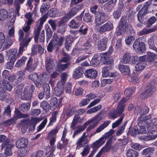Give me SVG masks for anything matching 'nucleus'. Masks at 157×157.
<instances>
[{"instance_id": "nucleus-28", "label": "nucleus", "mask_w": 157, "mask_h": 157, "mask_svg": "<svg viewBox=\"0 0 157 157\" xmlns=\"http://www.w3.org/2000/svg\"><path fill=\"white\" fill-rule=\"evenodd\" d=\"M38 118L32 117L30 121V126L29 128V131H33L35 129L36 124L40 121Z\"/></svg>"}, {"instance_id": "nucleus-20", "label": "nucleus", "mask_w": 157, "mask_h": 157, "mask_svg": "<svg viewBox=\"0 0 157 157\" xmlns=\"http://www.w3.org/2000/svg\"><path fill=\"white\" fill-rule=\"evenodd\" d=\"M23 86V84H21L15 88L14 94L15 97L17 99L20 97H22V93Z\"/></svg>"}, {"instance_id": "nucleus-57", "label": "nucleus", "mask_w": 157, "mask_h": 157, "mask_svg": "<svg viewBox=\"0 0 157 157\" xmlns=\"http://www.w3.org/2000/svg\"><path fill=\"white\" fill-rule=\"evenodd\" d=\"M135 37L133 36H127L125 38L126 43L128 45H130L133 42Z\"/></svg>"}, {"instance_id": "nucleus-52", "label": "nucleus", "mask_w": 157, "mask_h": 157, "mask_svg": "<svg viewBox=\"0 0 157 157\" xmlns=\"http://www.w3.org/2000/svg\"><path fill=\"white\" fill-rule=\"evenodd\" d=\"M15 113L16 117L19 118H25L27 117V115L21 113L18 109H15Z\"/></svg>"}, {"instance_id": "nucleus-1", "label": "nucleus", "mask_w": 157, "mask_h": 157, "mask_svg": "<svg viewBox=\"0 0 157 157\" xmlns=\"http://www.w3.org/2000/svg\"><path fill=\"white\" fill-rule=\"evenodd\" d=\"M64 40V36H58L56 33H54L52 39L47 46L48 52H52L54 50L55 54H57L59 52V47L63 45Z\"/></svg>"}, {"instance_id": "nucleus-63", "label": "nucleus", "mask_w": 157, "mask_h": 157, "mask_svg": "<svg viewBox=\"0 0 157 157\" xmlns=\"http://www.w3.org/2000/svg\"><path fill=\"white\" fill-rule=\"evenodd\" d=\"M63 53V57L62 58V62H67L69 61L70 59L71 58L69 55L65 53L63 50L62 51Z\"/></svg>"}, {"instance_id": "nucleus-43", "label": "nucleus", "mask_w": 157, "mask_h": 157, "mask_svg": "<svg viewBox=\"0 0 157 157\" xmlns=\"http://www.w3.org/2000/svg\"><path fill=\"white\" fill-rule=\"evenodd\" d=\"M27 59V58L26 57L23 56L20 59L17 61L15 64V67L17 68L21 67L25 64V62Z\"/></svg>"}, {"instance_id": "nucleus-10", "label": "nucleus", "mask_w": 157, "mask_h": 157, "mask_svg": "<svg viewBox=\"0 0 157 157\" xmlns=\"http://www.w3.org/2000/svg\"><path fill=\"white\" fill-rule=\"evenodd\" d=\"M37 65V63L35 61L32 57H30L27 62L25 70L30 72H32L35 70Z\"/></svg>"}, {"instance_id": "nucleus-3", "label": "nucleus", "mask_w": 157, "mask_h": 157, "mask_svg": "<svg viewBox=\"0 0 157 157\" xmlns=\"http://www.w3.org/2000/svg\"><path fill=\"white\" fill-rule=\"evenodd\" d=\"M149 5L148 2H146L137 14L138 20L142 23H144L146 21L148 17L147 10Z\"/></svg>"}, {"instance_id": "nucleus-24", "label": "nucleus", "mask_w": 157, "mask_h": 157, "mask_svg": "<svg viewBox=\"0 0 157 157\" xmlns=\"http://www.w3.org/2000/svg\"><path fill=\"white\" fill-rule=\"evenodd\" d=\"M119 69L122 74L124 75L128 76V78H131L129 76L130 69L129 67L127 65H120L119 66Z\"/></svg>"}, {"instance_id": "nucleus-48", "label": "nucleus", "mask_w": 157, "mask_h": 157, "mask_svg": "<svg viewBox=\"0 0 157 157\" xmlns=\"http://www.w3.org/2000/svg\"><path fill=\"white\" fill-rule=\"evenodd\" d=\"M126 31L125 26L119 25L116 33L117 35L119 36L124 33Z\"/></svg>"}, {"instance_id": "nucleus-45", "label": "nucleus", "mask_w": 157, "mask_h": 157, "mask_svg": "<svg viewBox=\"0 0 157 157\" xmlns=\"http://www.w3.org/2000/svg\"><path fill=\"white\" fill-rule=\"evenodd\" d=\"M111 144L110 140L108 141L105 145L100 151L102 153L103 152H108L110 150L111 148Z\"/></svg>"}, {"instance_id": "nucleus-50", "label": "nucleus", "mask_w": 157, "mask_h": 157, "mask_svg": "<svg viewBox=\"0 0 157 157\" xmlns=\"http://www.w3.org/2000/svg\"><path fill=\"white\" fill-rule=\"evenodd\" d=\"M25 0H15L14 2V4L16 7V11L17 13H18L20 9V4H22Z\"/></svg>"}, {"instance_id": "nucleus-31", "label": "nucleus", "mask_w": 157, "mask_h": 157, "mask_svg": "<svg viewBox=\"0 0 157 157\" xmlns=\"http://www.w3.org/2000/svg\"><path fill=\"white\" fill-rule=\"evenodd\" d=\"M146 61L149 62H152L157 58V55L153 53L148 52L146 55Z\"/></svg>"}, {"instance_id": "nucleus-36", "label": "nucleus", "mask_w": 157, "mask_h": 157, "mask_svg": "<svg viewBox=\"0 0 157 157\" xmlns=\"http://www.w3.org/2000/svg\"><path fill=\"white\" fill-rule=\"evenodd\" d=\"M132 56L129 52H126L123 56L122 61L125 63H130Z\"/></svg>"}, {"instance_id": "nucleus-54", "label": "nucleus", "mask_w": 157, "mask_h": 157, "mask_svg": "<svg viewBox=\"0 0 157 157\" xmlns=\"http://www.w3.org/2000/svg\"><path fill=\"white\" fill-rule=\"evenodd\" d=\"M154 150V149L153 147H149L147 148L142 152V154L143 155H146L147 154H150L152 153Z\"/></svg>"}, {"instance_id": "nucleus-21", "label": "nucleus", "mask_w": 157, "mask_h": 157, "mask_svg": "<svg viewBox=\"0 0 157 157\" xmlns=\"http://www.w3.org/2000/svg\"><path fill=\"white\" fill-rule=\"evenodd\" d=\"M0 143H2L1 149L2 150L7 144H10V139L4 135H0Z\"/></svg>"}, {"instance_id": "nucleus-16", "label": "nucleus", "mask_w": 157, "mask_h": 157, "mask_svg": "<svg viewBox=\"0 0 157 157\" xmlns=\"http://www.w3.org/2000/svg\"><path fill=\"white\" fill-rule=\"evenodd\" d=\"M84 121V118H81L78 114H76L74 116L72 121L71 124L70 128L72 130L75 129V127L78 124L82 123Z\"/></svg>"}, {"instance_id": "nucleus-12", "label": "nucleus", "mask_w": 157, "mask_h": 157, "mask_svg": "<svg viewBox=\"0 0 157 157\" xmlns=\"http://www.w3.org/2000/svg\"><path fill=\"white\" fill-rule=\"evenodd\" d=\"M55 60L49 57L47 58L45 61V68L48 73L50 72L54 68L55 66Z\"/></svg>"}, {"instance_id": "nucleus-58", "label": "nucleus", "mask_w": 157, "mask_h": 157, "mask_svg": "<svg viewBox=\"0 0 157 157\" xmlns=\"http://www.w3.org/2000/svg\"><path fill=\"white\" fill-rule=\"evenodd\" d=\"M93 40L92 38H90L88 39L86 42L84 44V46L87 49H90L92 46Z\"/></svg>"}, {"instance_id": "nucleus-32", "label": "nucleus", "mask_w": 157, "mask_h": 157, "mask_svg": "<svg viewBox=\"0 0 157 157\" xmlns=\"http://www.w3.org/2000/svg\"><path fill=\"white\" fill-rule=\"evenodd\" d=\"M88 143V140L87 138H83L81 137L76 142V144L77 145V148L78 147H81L84 146Z\"/></svg>"}, {"instance_id": "nucleus-14", "label": "nucleus", "mask_w": 157, "mask_h": 157, "mask_svg": "<svg viewBox=\"0 0 157 157\" xmlns=\"http://www.w3.org/2000/svg\"><path fill=\"white\" fill-rule=\"evenodd\" d=\"M29 143L28 140L22 137L17 140L16 142V146L18 148H24L26 147Z\"/></svg>"}, {"instance_id": "nucleus-49", "label": "nucleus", "mask_w": 157, "mask_h": 157, "mask_svg": "<svg viewBox=\"0 0 157 157\" xmlns=\"http://www.w3.org/2000/svg\"><path fill=\"white\" fill-rule=\"evenodd\" d=\"M28 78L33 80L36 86V83L39 80V77L36 73H31L28 76Z\"/></svg>"}, {"instance_id": "nucleus-64", "label": "nucleus", "mask_w": 157, "mask_h": 157, "mask_svg": "<svg viewBox=\"0 0 157 157\" xmlns=\"http://www.w3.org/2000/svg\"><path fill=\"white\" fill-rule=\"evenodd\" d=\"M49 24L50 25L53 31H55L56 28V20L50 19L48 21Z\"/></svg>"}, {"instance_id": "nucleus-44", "label": "nucleus", "mask_w": 157, "mask_h": 157, "mask_svg": "<svg viewBox=\"0 0 157 157\" xmlns=\"http://www.w3.org/2000/svg\"><path fill=\"white\" fill-rule=\"evenodd\" d=\"M41 29V28L37 26V28L35 29L34 31V40L35 42L37 43L38 42V40Z\"/></svg>"}, {"instance_id": "nucleus-40", "label": "nucleus", "mask_w": 157, "mask_h": 157, "mask_svg": "<svg viewBox=\"0 0 157 157\" xmlns=\"http://www.w3.org/2000/svg\"><path fill=\"white\" fill-rule=\"evenodd\" d=\"M8 13L4 9H0V21H3L7 17Z\"/></svg>"}, {"instance_id": "nucleus-7", "label": "nucleus", "mask_w": 157, "mask_h": 157, "mask_svg": "<svg viewBox=\"0 0 157 157\" xmlns=\"http://www.w3.org/2000/svg\"><path fill=\"white\" fill-rule=\"evenodd\" d=\"M113 28V23L109 21L99 27L97 29L98 31L101 34L103 33L106 31H110Z\"/></svg>"}, {"instance_id": "nucleus-42", "label": "nucleus", "mask_w": 157, "mask_h": 157, "mask_svg": "<svg viewBox=\"0 0 157 157\" xmlns=\"http://www.w3.org/2000/svg\"><path fill=\"white\" fill-rule=\"evenodd\" d=\"M156 30V29L155 28H153L150 29H147V28H144L142 30L139 32V34L140 35H146L154 32Z\"/></svg>"}, {"instance_id": "nucleus-30", "label": "nucleus", "mask_w": 157, "mask_h": 157, "mask_svg": "<svg viewBox=\"0 0 157 157\" xmlns=\"http://www.w3.org/2000/svg\"><path fill=\"white\" fill-rule=\"evenodd\" d=\"M110 121H105L102 124L100 125L96 129L94 134L98 133L101 131L104 128L107 127L110 123Z\"/></svg>"}, {"instance_id": "nucleus-46", "label": "nucleus", "mask_w": 157, "mask_h": 157, "mask_svg": "<svg viewBox=\"0 0 157 157\" xmlns=\"http://www.w3.org/2000/svg\"><path fill=\"white\" fill-rule=\"evenodd\" d=\"M13 42L12 40L9 37H6V42L3 47L4 49H6L10 48L12 45Z\"/></svg>"}, {"instance_id": "nucleus-59", "label": "nucleus", "mask_w": 157, "mask_h": 157, "mask_svg": "<svg viewBox=\"0 0 157 157\" xmlns=\"http://www.w3.org/2000/svg\"><path fill=\"white\" fill-rule=\"evenodd\" d=\"M157 137L156 135H150L149 136H145L143 137L144 140L147 141L148 140H152L155 139Z\"/></svg>"}, {"instance_id": "nucleus-38", "label": "nucleus", "mask_w": 157, "mask_h": 157, "mask_svg": "<svg viewBox=\"0 0 157 157\" xmlns=\"http://www.w3.org/2000/svg\"><path fill=\"white\" fill-rule=\"evenodd\" d=\"M30 105V103L29 102L22 103L20 105L19 108L22 111L26 112L29 109Z\"/></svg>"}, {"instance_id": "nucleus-62", "label": "nucleus", "mask_w": 157, "mask_h": 157, "mask_svg": "<svg viewBox=\"0 0 157 157\" xmlns=\"http://www.w3.org/2000/svg\"><path fill=\"white\" fill-rule=\"evenodd\" d=\"M135 91V89H132L130 88L126 89L124 92V95H126L128 97H129L131 96L132 93L134 92Z\"/></svg>"}, {"instance_id": "nucleus-37", "label": "nucleus", "mask_w": 157, "mask_h": 157, "mask_svg": "<svg viewBox=\"0 0 157 157\" xmlns=\"http://www.w3.org/2000/svg\"><path fill=\"white\" fill-rule=\"evenodd\" d=\"M148 43L150 49L156 52L157 53V48L154 44V40L153 37H151L148 40Z\"/></svg>"}, {"instance_id": "nucleus-47", "label": "nucleus", "mask_w": 157, "mask_h": 157, "mask_svg": "<svg viewBox=\"0 0 157 157\" xmlns=\"http://www.w3.org/2000/svg\"><path fill=\"white\" fill-rule=\"evenodd\" d=\"M127 157H136L138 155V153L136 151L132 149H128L127 152Z\"/></svg>"}, {"instance_id": "nucleus-26", "label": "nucleus", "mask_w": 157, "mask_h": 157, "mask_svg": "<svg viewBox=\"0 0 157 157\" xmlns=\"http://www.w3.org/2000/svg\"><path fill=\"white\" fill-rule=\"evenodd\" d=\"M62 62H59L57 64V71L59 72H61L65 70L71 65L70 62L65 64L63 63Z\"/></svg>"}, {"instance_id": "nucleus-6", "label": "nucleus", "mask_w": 157, "mask_h": 157, "mask_svg": "<svg viewBox=\"0 0 157 157\" xmlns=\"http://www.w3.org/2000/svg\"><path fill=\"white\" fill-rule=\"evenodd\" d=\"M27 35H25V37H24L21 42L20 43V47L19 49V52L17 56L21 55L23 52L25 50V47H27L31 40V38L27 37Z\"/></svg>"}, {"instance_id": "nucleus-61", "label": "nucleus", "mask_w": 157, "mask_h": 157, "mask_svg": "<svg viewBox=\"0 0 157 157\" xmlns=\"http://www.w3.org/2000/svg\"><path fill=\"white\" fill-rule=\"evenodd\" d=\"M58 112L55 111L53 112L52 113V117L50 118V122L49 124H51L54 123L56 121L57 116L58 114Z\"/></svg>"}, {"instance_id": "nucleus-13", "label": "nucleus", "mask_w": 157, "mask_h": 157, "mask_svg": "<svg viewBox=\"0 0 157 157\" xmlns=\"http://www.w3.org/2000/svg\"><path fill=\"white\" fill-rule=\"evenodd\" d=\"M48 77L47 74L45 73L41 74L39 77V80L36 83V87L38 88L41 87L47 81Z\"/></svg>"}, {"instance_id": "nucleus-34", "label": "nucleus", "mask_w": 157, "mask_h": 157, "mask_svg": "<svg viewBox=\"0 0 157 157\" xmlns=\"http://www.w3.org/2000/svg\"><path fill=\"white\" fill-rule=\"evenodd\" d=\"M91 65L93 66L98 65L100 63V57L97 55H95L90 62Z\"/></svg>"}, {"instance_id": "nucleus-41", "label": "nucleus", "mask_w": 157, "mask_h": 157, "mask_svg": "<svg viewBox=\"0 0 157 157\" xmlns=\"http://www.w3.org/2000/svg\"><path fill=\"white\" fill-rule=\"evenodd\" d=\"M111 67L110 65L105 66L102 69V75L103 77H106L109 75Z\"/></svg>"}, {"instance_id": "nucleus-23", "label": "nucleus", "mask_w": 157, "mask_h": 157, "mask_svg": "<svg viewBox=\"0 0 157 157\" xmlns=\"http://www.w3.org/2000/svg\"><path fill=\"white\" fill-rule=\"evenodd\" d=\"M108 39L106 38H104L100 40L98 43V49L101 51L105 50L107 46Z\"/></svg>"}, {"instance_id": "nucleus-19", "label": "nucleus", "mask_w": 157, "mask_h": 157, "mask_svg": "<svg viewBox=\"0 0 157 157\" xmlns=\"http://www.w3.org/2000/svg\"><path fill=\"white\" fill-rule=\"evenodd\" d=\"M84 74L86 77L90 78L95 79L97 75V71L93 69H89L86 70Z\"/></svg>"}, {"instance_id": "nucleus-35", "label": "nucleus", "mask_w": 157, "mask_h": 157, "mask_svg": "<svg viewBox=\"0 0 157 157\" xmlns=\"http://www.w3.org/2000/svg\"><path fill=\"white\" fill-rule=\"evenodd\" d=\"M2 82L3 87L5 89L8 91L12 90L13 86L10 82L3 79L2 80Z\"/></svg>"}, {"instance_id": "nucleus-55", "label": "nucleus", "mask_w": 157, "mask_h": 157, "mask_svg": "<svg viewBox=\"0 0 157 157\" xmlns=\"http://www.w3.org/2000/svg\"><path fill=\"white\" fill-rule=\"evenodd\" d=\"M142 111V108L140 106H137L136 107L134 110V114L135 115H138L140 114V116L142 115H144V116H146L147 115H144L143 114Z\"/></svg>"}, {"instance_id": "nucleus-39", "label": "nucleus", "mask_w": 157, "mask_h": 157, "mask_svg": "<svg viewBox=\"0 0 157 157\" xmlns=\"http://www.w3.org/2000/svg\"><path fill=\"white\" fill-rule=\"evenodd\" d=\"M80 25V23L78 21H75L74 19L72 20L68 24L69 27L73 29H77Z\"/></svg>"}, {"instance_id": "nucleus-53", "label": "nucleus", "mask_w": 157, "mask_h": 157, "mask_svg": "<svg viewBox=\"0 0 157 157\" xmlns=\"http://www.w3.org/2000/svg\"><path fill=\"white\" fill-rule=\"evenodd\" d=\"M49 16L51 17H55L58 16L56 9L53 8L51 9L48 12Z\"/></svg>"}, {"instance_id": "nucleus-11", "label": "nucleus", "mask_w": 157, "mask_h": 157, "mask_svg": "<svg viewBox=\"0 0 157 157\" xmlns=\"http://www.w3.org/2000/svg\"><path fill=\"white\" fill-rule=\"evenodd\" d=\"M67 20L63 17L59 22L57 29V32L58 33L61 34H64L65 32L67 30V26L64 23Z\"/></svg>"}, {"instance_id": "nucleus-17", "label": "nucleus", "mask_w": 157, "mask_h": 157, "mask_svg": "<svg viewBox=\"0 0 157 157\" xmlns=\"http://www.w3.org/2000/svg\"><path fill=\"white\" fill-rule=\"evenodd\" d=\"M23 95L22 96L21 99L23 100H29L32 97V92H30L29 88L28 86L25 87L23 92Z\"/></svg>"}, {"instance_id": "nucleus-8", "label": "nucleus", "mask_w": 157, "mask_h": 157, "mask_svg": "<svg viewBox=\"0 0 157 157\" xmlns=\"http://www.w3.org/2000/svg\"><path fill=\"white\" fill-rule=\"evenodd\" d=\"M44 89V92H41L39 94L38 97L40 99H41L43 98L44 94L46 99H48L50 97V87L47 84H45L43 85Z\"/></svg>"}, {"instance_id": "nucleus-29", "label": "nucleus", "mask_w": 157, "mask_h": 157, "mask_svg": "<svg viewBox=\"0 0 157 157\" xmlns=\"http://www.w3.org/2000/svg\"><path fill=\"white\" fill-rule=\"evenodd\" d=\"M14 144L10 143L9 144L6 145L4 147V155L8 156L11 155L12 153L11 151V149L14 146Z\"/></svg>"}, {"instance_id": "nucleus-2", "label": "nucleus", "mask_w": 157, "mask_h": 157, "mask_svg": "<svg viewBox=\"0 0 157 157\" xmlns=\"http://www.w3.org/2000/svg\"><path fill=\"white\" fill-rule=\"evenodd\" d=\"M151 114L147 115L146 116H144L142 115L138 118V125L139 126L140 133L142 134L146 133V129L145 127L149 125V123L147 121L151 118Z\"/></svg>"}, {"instance_id": "nucleus-56", "label": "nucleus", "mask_w": 157, "mask_h": 157, "mask_svg": "<svg viewBox=\"0 0 157 157\" xmlns=\"http://www.w3.org/2000/svg\"><path fill=\"white\" fill-rule=\"evenodd\" d=\"M108 55L106 54H105L103 55L102 59L103 63L105 64H109L111 63V61H110V59L108 57Z\"/></svg>"}, {"instance_id": "nucleus-33", "label": "nucleus", "mask_w": 157, "mask_h": 157, "mask_svg": "<svg viewBox=\"0 0 157 157\" xmlns=\"http://www.w3.org/2000/svg\"><path fill=\"white\" fill-rule=\"evenodd\" d=\"M105 140V137L104 136H102L98 140L93 143L92 145V147L93 148H96L97 149L100 145L104 143ZM96 149L97 150V149Z\"/></svg>"}, {"instance_id": "nucleus-51", "label": "nucleus", "mask_w": 157, "mask_h": 157, "mask_svg": "<svg viewBox=\"0 0 157 157\" xmlns=\"http://www.w3.org/2000/svg\"><path fill=\"white\" fill-rule=\"evenodd\" d=\"M146 66V64L144 63H139L136 64L135 68L136 71H139L144 69Z\"/></svg>"}, {"instance_id": "nucleus-9", "label": "nucleus", "mask_w": 157, "mask_h": 157, "mask_svg": "<svg viewBox=\"0 0 157 157\" xmlns=\"http://www.w3.org/2000/svg\"><path fill=\"white\" fill-rule=\"evenodd\" d=\"M134 49L137 53H141L145 51L146 48L145 44L139 42L138 41H135L133 44Z\"/></svg>"}, {"instance_id": "nucleus-18", "label": "nucleus", "mask_w": 157, "mask_h": 157, "mask_svg": "<svg viewBox=\"0 0 157 157\" xmlns=\"http://www.w3.org/2000/svg\"><path fill=\"white\" fill-rule=\"evenodd\" d=\"M64 84L58 83L57 86L54 89V93L57 96H60L63 93L64 90Z\"/></svg>"}, {"instance_id": "nucleus-22", "label": "nucleus", "mask_w": 157, "mask_h": 157, "mask_svg": "<svg viewBox=\"0 0 157 157\" xmlns=\"http://www.w3.org/2000/svg\"><path fill=\"white\" fill-rule=\"evenodd\" d=\"M127 99L125 98H123L119 102L117 106V109L116 110L119 114H121L123 112L125 105L124 103L126 101Z\"/></svg>"}, {"instance_id": "nucleus-5", "label": "nucleus", "mask_w": 157, "mask_h": 157, "mask_svg": "<svg viewBox=\"0 0 157 157\" xmlns=\"http://www.w3.org/2000/svg\"><path fill=\"white\" fill-rule=\"evenodd\" d=\"M84 5L83 4H81L78 5L72 8L69 11V12L64 17L67 20H69L72 17L76 14L77 13L83 9Z\"/></svg>"}, {"instance_id": "nucleus-4", "label": "nucleus", "mask_w": 157, "mask_h": 157, "mask_svg": "<svg viewBox=\"0 0 157 157\" xmlns=\"http://www.w3.org/2000/svg\"><path fill=\"white\" fill-rule=\"evenodd\" d=\"M107 20V16L105 13L103 12H99L95 17V23L96 27L100 26Z\"/></svg>"}, {"instance_id": "nucleus-25", "label": "nucleus", "mask_w": 157, "mask_h": 157, "mask_svg": "<svg viewBox=\"0 0 157 157\" xmlns=\"http://www.w3.org/2000/svg\"><path fill=\"white\" fill-rule=\"evenodd\" d=\"M84 72L83 67H79L74 71L73 75V77L75 79H78L82 76Z\"/></svg>"}, {"instance_id": "nucleus-27", "label": "nucleus", "mask_w": 157, "mask_h": 157, "mask_svg": "<svg viewBox=\"0 0 157 157\" xmlns=\"http://www.w3.org/2000/svg\"><path fill=\"white\" fill-rule=\"evenodd\" d=\"M89 124L88 122L85 123L82 125H79L77 128V129L74 132L73 135V137L74 138L75 136L78 133L84 131L87 125Z\"/></svg>"}, {"instance_id": "nucleus-15", "label": "nucleus", "mask_w": 157, "mask_h": 157, "mask_svg": "<svg viewBox=\"0 0 157 157\" xmlns=\"http://www.w3.org/2000/svg\"><path fill=\"white\" fill-rule=\"evenodd\" d=\"M155 90V86L151 84L146 87L145 90L142 93V94L144 97H150L153 94Z\"/></svg>"}, {"instance_id": "nucleus-60", "label": "nucleus", "mask_w": 157, "mask_h": 157, "mask_svg": "<svg viewBox=\"0 0 157 157\" xmlns=\"http://www.w3.org/2000/svg\"><path fill=\"white\" fill-rule=\"evenodd\" d=\"M84 92V90L81 87H77L75 89V95L76 96L82 95Z\"/></svg>"}]
</instances>
